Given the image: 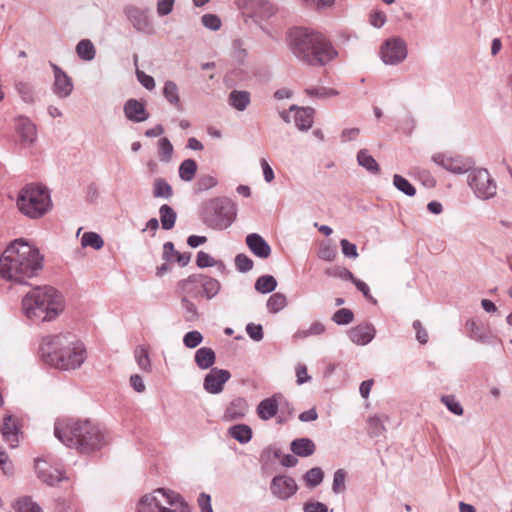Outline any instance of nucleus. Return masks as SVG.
<instances>
[{"label": "nucleus", "mask_w": 512, "mask_h": 512, "mask_svg": "<svg viewBox=\"0 0 512 512\" xmlns=\"http://www.w3.org/2000/svg\"><path fill=\"white\" fill-rule=\"evenodd\" d=\"M39 250L24 239L14 240L0 256V277L25 284L42 269Z\"/></svg>", "instance_id": "nucleus-1"}, {"label": "nucleus", "mask_w": 512, "mask_h": 512, "mask_svg": "<svg viewBox=\"0 0 512 512\" xmlns=\"http://www.w3.org/2000/svg\"><path fill=\"white\" fill-rule=\"evenodd\" d=\"M42 361L59 370H75L87 358L84 343L73 333L62 332L44 337L40 345Z\"/></svg>", "instance_id": "nucleus-2"}, {"label": "nucleus", "mask_w": 512, "mask_h": 512, "mask_svg": "<svg viewBox=\"0 0 512 512\" xmlns=\"http://www.w3.org/2000/svg\"><path fill=\"white\" fill-rule=\"evenodd\" d=\"M287 44L290 52L300 62L309 66H325L338 55L325 35L309 28L291 29Z\"/></svg>", "instance_id": "nucleus-3"}, {"label": "nucleus", "mask_w": 512, "mask_h": 512, "mask_svg": "<svg viewBox=\"0 0 512 512\" xmlns=\"http://www.w3.org/2000/svg\"><path fill=\"white\" fill-rule=\"evenodd\" d=\"M54 434L64 445L76 448L82 453L99 450L106 443L101 428L89 420L74 421L64 427L56 423Z\"/></svg>", "instance_id": "nucleus-4"}, {"label": "nucleus", "mask_w": 512, "mask_h": 512, "mask_svg": "<svg viewBox=\"0 0 512 512\" xmlns=\"http://www.w3.org/2000/svg\"><path fill=\"white\" fill-rule=\"evenodd\" d=\"M63 309V296L50 286L35 287L22 299V311L32 321H51Z\"/></svg>", "instance_id": "nucleus-5"}, {"label": "nucleus", "mask_w": 512, "mask_h": 512, "mask_svg": "<svg viewBox=\"0 0 512 512\" xmlns=\"http://www.w3.org/2000/svg\"><path fill=\"white\" fill-rule=\"evenodd\" d=\"M135 512H191V508L179 493L158 488L139 499Z\"/></svg>", "instance_id": "nucleus-6"}, {"label": "nucleus", "mask_w": 512, "mask_h": 512, "mask_svg": "<svg viewBox=\"0 0 512 512\" xmlns=\"http://www.w3.org/2000/svg\"><path fill=\"white\" fill-rule=\"evenodd\" d=\"M17 206L25 216L38 219L52 208L50 192L45 186L28 184L20 190Z\"/></svg>", "instance_id": "nucleus-7"}, {"label": "nucleus", "mask_w": 512, "mask_h": 512, "mask_svg": "<svg viewBox=\"0 0 512 512\" xmlns=\"http://www.w3.org/2000/svg\"><path fill=\"white\" fill-rule=\"evenodd\" d=\"M236 217L234 203L226 197L209 200L203 206L202 220L214 230H224L232 225Z\"/></svg>", "instance_id": "nucleus-8"}, {"label": "nucleus", "mask_w": 512, "mask_h": 512, "mask_svg": "<svg viewBox=\"0 0 512 512\" xmlns=\"http://www.w3.org/2000/svg\"><path fill=\"white\" fill-rule=\"evenodd\" d=\"M468 185L477 198L489 200L495 197L497 185L487 169L479 168L472 170L468 175Z\"/></svg>", "instance_id": "nucleus-9"}, {"label": "nucleus", "mask_w": 512, "mask_h": 512, "mask_svg": "<svg viewBox=\"0 0 512 512\" xmlns=\"http://www.w3.org/2000/svg\"><path fill=\"white\" fill-rule=\"evenodd\" d=\"M407 55V44L401 37L395 36L384 40L379 49L380 59L385 65H399L407 58Z\"/></svg>", "instance_id": "nucleus-10"}, {"label": "nucleus", "mask_w": 512, "mask_h": 512, "mask_svg": "<svg viewBox=\"0 0 512 512\" xmlns=\"http://www.w3.org/2000/svg\"><path fill=\"white\" fill-rule=\"evenodd\" d=\"M124 14L133 28L144 34H154L155 29L148 9H142L134 5L124 7Z\"/></svg>", "instance_id": "nucleus-11"}, {"label": "nucleus", "mask_w": 512, "mask_h": 512, "mask_svg": "<svg viewBox=\"0 0 512 512\" xmlns=\"http://www.w3.org/2000/svg\"><path fill=\"white\" fill-rule=\"evenodd\" d=\"M298 486L294 478L287 475L274 476L270 483L271 494L279 500H288L296 494Z\"/></svg>", "instance_id": "nucleus-12"}, {"label": "nucleus", "mask_w": 512, "mask_h": 512, "mask_svg": "<svg viewBox=\"0 0 512 512\" xmlns=\"http://www.w3.org/2000/svg\"><path fill=\"white\" fill-rule=\"evenodd\" d=\"M231 378L228 370L217 367L211 368L203 380V388L209 394H219L223 391L225 383Z\"/></svg>", "instance_id": "nucleus-13"}, {"label": "nucleus", "mask_w": 512, "mask_h": 512, "mask_svg": "<svg viewBox=\"0 0 512 512\" xmlns=\"http://www.w3.org/2000/svg\"><path fill=\"white\" fill-rule=\"evenodd\" d=\"M50 67L54 74L53 93L59 98H67L71 95L74 88L71 77L53 62H50Z\"/></svg>", "instance_id": "nucleus-14"}, {"label": "nucleus", "mask_w": 512, "mask_h": 512, "mask_svg": "<svg viewBox=\"0 0 512 512\" xmlns=\"http://www.w3.org/2000/svg\"><path fill=\"white\" fill-rule=\"evenodd\" d=\"M34 466L37 477L49 486H55L65 479L60 469L52 467L51 464L43 458H36Z\"/></svg>", "instance_id": "nucleus-15"}, {"label": "nucleus", "mask_w": 512, "mask_h": 512, "mask_svg": "<svg viewBox=\"0 0 512 512\" xmlns=\"http://www.w3.org/2000/svg\"><path fill=\"white\" fill-rule=\"evenodd\" d=\"M247 14L259 19L270 18L275 13L274 6L268 0H238Z\"/></svg>", "instance_id": "nucleus-16"}, {"label": "nucleus", "mask_w": 512, "mask_h": 512, "mask_svg": "<svg viewBox=\"0 0 512 512\" xmlns=\"http://www.w3.org/2000/svg\"><path fill=\"white\" fill-rule=\"evenodd\" d=\"M15 129L23 147H31L34 144L37 138V129L29 118L25 116L16 118Z\"/></svg>", "instance_id": "nucleus-17"}, {"label": "nucleus", "mask_w": 512, "mask_h": 512, "mask_svg": "<svg viewBox=\"0 0 512 512\" xmlns=\"http://www.w3.org/2000/svg\"><path fill=\"white\" fill-rule=\"evenodd\" d=\"M201 279V274H193L186 279L178 281L176 292L181 298H198L202 295Z\"/></svg>", "instance_id": "nucleus-18"}, {"label": "nucleus", "mask_w": 512, "mask_h": 512, "mask_svg": "<svg viewBox=\"0 0 512 512\" xmlns=\"http://www.w3.org/2000/svg\"><path fill=\"white\" fill-rule=\"evenodd\" d=\"M432 160L445 170L455 174H464L467 173L470 169V164L458 156L451 157L438 153L432 156Z\"/></svg>", "instance_id": "nucleus-19"}, {"label": "nucleus", "mask_w": 512, "mask_h": 512, "mask_svg": "<svg viewBox=\"0 0 512 512\" xmlns=\"http://www.w3.org/2000/svg\"><path fill=\"white\" fill-rule=\"evenodd\" d=\"M248 411V401L243 397H236L227 404L222 419L225 422L240 421L246 417Z\"/></svg>", "instance_id": "nucleus-20"}, {"label": "nucleus", "mask_w": 512, "mask_h": 512, "mask_svg": "<svg viewBox=\"0 0 512 512\" xmlns=\"http://www.w3.org/2000/svg\"><path fill=\"white\" fill-rule=\"evenodd\" d=\"M376 329L371 323L359 324L348 331V337L356 345L365 346L375 337Z\"/></svg>", "instance_id": "nucleus-21"}, {"label": "nucleus", "mask_w": 512, "mask_h": 512, "mask_svg": "<svg viewBox=\"0 0 512 512\" xmlns=\"http://www.w3.org/2000/svg\"><path fill=\"white\" fill-rule=\"evenodd\" d=\"M123 111L126 118L135 123L144 122L149 118V113L144 103L137 99L127 100L124 104Z\"/></svg>", "instance_id": "nucleus-22"}, {"label": "nucleus", "mask_w": 512, "mask_h": 512, "mask_svg": "<svg viewBox=\"0 0 512 512\" xmlns=\"http://www.w3.org/2000/svg\"><path fill=\"white\" fill-rule=\"evenodd\" d=\"M20 428L12 415H6L1 425V434L3 440L9 444L11 448H16L19 444Z\"/></svg>", "instance_id": "nucleus-23"}, {"label": "nucleus", "mask_w": 512, "mask_h": 512, "mask_svg": "<svg viewBox=\"0 0 512 512\" xmlns=\"http://www.w3.org/2000/svg\"><path fill=\"white\" fill-rule=\"evenodd\" d=\"M246 245L250 251L261 259H266L271 255V247L268 242L258 233H250L246 236Z\"/></svg>", "instance_id": "nucleus-24"}, {"label": "nucleus", "mask_w": 512, "mask_h": 512, "mask_svg": "<svg viewBox=\"0 0 512 512\" xmlns=\"http://www.w3.org/2000/svg\"><path fill=\"white\" fill-rule=\"evenodd\" d=\"M282 398L281 394H274L272 397L260 401L256 408L258 417L263 421L275 417L279 410V399Z\"/></svg>", "instance_id": "nucleus-25"}, {"label": "nucleus", "mask_w": 512, "mask_h": 512, "mask_svg": "<svg viewBox=\"0 0 512 512\" xmlns=\"http://www.w3.org/2000/svg\"><path fill=\"white\" fill-rule=\"evenodd\" d=\"M295 112L294 122L296 127L301 131L309 130L313 125V118L315 110L311 107H298L297 105H292L289 108V112Z\"/></svg>", "instance_id": "nucleus-26"}, {"label": "nucleus", "mask_w": 512, "mask_h": 512, "mask_svg": "<svg viewBox=\"0 0 512 512\" xmlns=\"http://www.w3.org/2000/svg\"><path fill=\"white\" fill-rule=\"evenodd\" d=\"M162 258L166 262H176L181 267H185L189 264L191 259L190 253H180L174 247L171 241L165 242L163 245Z\"/></svg>", "instance_id": "nucleus-27"}, {"label": "nucleus", "mask_w": 512, "mask_h": 512, "mask_svg": "<svg viewBox=\"0 0 512 512\" xmlns=\"http://www.w3.org/2000/svg\"><path fill=\"white\" fill-rule=\"evenodd\" d=\"M194 361L201 370L211 369L214 368L213 365L216 362V354L210 347H201L196 350Z\"/></svg>", "instance_id": "nucleus-28"}, {"label": "nucleus", "mask_w": 512, "mask_h": 512, "mask_svg": "<svg viewBox=\"0 0 512 512\" xmlns=\"http://www.w3.org/2000/svg\"><path fill=\"white\" fill-rule=\"evenodd\" d=\"M227 434L240 444H247L252 439L253 431L247 424H235L228 428Z\"/></svg>", "instance_id": "nucleus-29"}, {"label": "nucleus", "mask_w": 512, "mask_h": 512, "mask_svg": "<svg viewBox=\"0 0 512 512\" xmlns=\"http://www.w3.org/2000/svg\"><path fill=\"white\" fill-rule=\"evenodd\" d=\"M251 102V95L248 91L232 90L228 96V104L237 111H244Z\"/></svg>", "instance_id": "nucleus-30"}, {"label": "nucleus", "mask_w": 512, "mask_h": 512, "mask_svg": "<svg viewBox=\"0 0 512 512\" xmlns=\"http://www.w3.org/2000/svg\"><path fill=\"white\" fill-rule=\"evenodd\" d=\"M163 96L167 102L176 110L182 111L183 107L180 101L179 88L172 80H167L163 87Z\"/></svg>", "instance_id": "nucleus-31"}, {"label": "nucleus", "mask_w": 512, "mask_h": 512, "mask_svg": "<svg viewBox=\"0 0 512 512\" xmlns=\"http://www.w3.org/2000/svg\"><path fill=\"white\" fill-rule=\"evenodd\" d=\"M291 451L300 457H308L315 452L316 446L309 438H298L291 442Z\"/></svg>", "instance_id": "nucleus-32"}, {"label": "nucleus", "mask_w": 512, "mask_h": 512, "mask_svg": "<svg viewBox=\"0 0 512 512\" xmlns=\"http://www.w3.org/2000/svg\"><path fill=\"white\" fill-rule=\"evenodd\" d=\"M357 163L371 174H379L380 172L379 164L376 162L373 156L370 155L367 149H361L358 151Z\"/></svg>", "instance_id": "nucleus-33"}, {"label": "nucleus", "mask_w": 512, "mask_h": 512, "mask_svg": "<svg viewBox=\"0 0 512 512\" xmlns=\"http://www.w3.org/2000/svg\"><path fill=\"white\" fill-rule=\"evenodd\" d=\"M77 56L83 61H92L96 56V49L90 39L80 40L75 48Z\"/></svg>", "instance_id": "nucleus-34"}, {"label": "nucleus", "mask_w": 512, "mask_h": 512, "mask_svg": "<svg viewBox=\"0 0 512 512\" xmlns=\"http://www.w3.org/2000/svg\"><path fill=\"white\" fill-rule=\"evenodd\" d=\"M202 296L210 300L214 298L221 289L220 282L212 277L203 276L201 279Z\"/></svg>", "instance_id": "nucleus-35"}, {"label": "nucleus", "mask_w": 512, "mask_h": 512, "mask_svg": "<svg viewBox=\"0 0 512 512\" xmlns=\"http://www.w3.org/2000/svg\"><path fill=\"white\" fill-rule=\"evenodd\" d=\"M326 331L325 325L320 321H314L310 324V326L306 329H298L294 335V339H306L311 336H319L322 335Z\"/></svg>", "instance_id": "nucleus-36"}, {"label": "nucleus", "mask_w": 512, "mask_h": 512, "mask_svg": "<svg viewBox=\"0 0 512 512\" xmlns=\"http://www.w3.org/2000/svg\"><path fill=\"white\" fill-rule=\"evenodd\" d=\"M197 163L194 159H185L181 162L178 173L179 177L184 182H190L194 179L197 172Z\"/></svg>", "instance_id": "nucleus-37"}, {"label": "nucleus", "mask_w": 512, "mask_h": 512, "mask_svg": "<svg viewBox=\"0 0 512 512\" xmlns=\"http://www.w3.org/2000/svg\"><path fill=\"white\" fill-rule=\"evenodd\" d=\"M465 327L468 331V336L472 340L481 343H486L488 341L487 333L474 319L467 320Z\"/></svg>", "instance_id": "nucleus-38"}, {"label": "nucleus", "mask_w": 512, "mask_h": 512, "mask_svg": "<svg viewBox=\"0 0 512 512\" xmlns=\"http://www.w3.org/2000/svg\"><path fill=\"white\" fill-rule=\"evenodd\" d=\"M159 214H160L162 228L164 230L172 229L174 227L176 219H177V214L173 210V208L167 204H163L159 208Z\"/></svg>", "instance_id": "nucleus-39"}, {"label": "nucleus", "mask_w": 512, "mask_h": 512, "mask_svg": "<svg viewBox=\"0 0 512 512\" xmlns=\"http://www.w3.org/2000/svg\"><path fill=\"white\" fill-rule=\"evenodd\" d=\"M173 195L171 185L164 178H156L153 182V196L169 199Z\"/></svg>", "instance_id": "nucleus-40"}, {"label": "nucleus", "mask_w": 512, "mask_h": 512, "mask_svg": "<svg viewBox=\"0 0 512 512\" xmlns=\"http://www.w3.org/2000/svg\"><path fill=\"white\" fill-rule=\"evenodd\" d=\"M15 512H43L42 508L30 496L20 497L13 505Z\"/></svg>", "instance_id": "nucleus-41"}, {"label": "nucleus", "mask_w": 512, "mask_h": 512, "mask_svg": "<svg viewBox=\"0 0 512 512\" xmlns=\"http://www.w3.org/2000/svg\"><path fill=\"white\" fill-rule=\"evenodd\" d=\"M134 358L138 367L146 373L152 371V365L149 358L148 350L144 346L136 347L134 351Z\"/></svg>", "instance_id": "nucleus-42"}, {"label": "nucleus", "mask_w": 512, "mask_h": 512, "mask_svg": "<svg viewBox=\"0 0 512 512\" xmlns=\"http://www.w3.org/2000/svg\"><path fill=\"white\" fill-rule=\"evenodd\" d=\"M255 290L262 294L273 292L277 287V281L272 275H262L255 282Z\"/></svg>", "instance_id": "nucleus-43"}, {"label": "nucleus", "mask_w": 512, "mask_h": 512, "mask_svg": "<svg viewBox=\"0 0 512 512\" xmlns=\"http://www.w3.org/2000/svg\"><path fill=\"white\" fill-rule=\"evenodd\" d=\"M181 308L183 310V318L186 322H196L199 319V312L196 305L186 298H181Z\"/></svg>", "instance_id": "nucleus-44"}, {"label": "nucleus", "mask_w": 512, "mask_h": 512, "mask_svg": "<svg viewBox=\"0 0 512 512\" xmlns=\"http://www.w3.org/2000/svg\"><path fill=\"white\" fill-rule=\"evenodd\" d=\"M287 305L286 296L282 293H274L267 300V309L269 312L276 314L284 309Z\"/></svg>", "instance_id": "nucleus-45"}, {"label": "nucleus", "mask_w": 512, "mask_h": 512, "mask_svg": "<svg viewBox=\"0 0 512 512\" xmlns=\"http://www.w3.org/2000/svg\"><path fill=\"white\" fill-rule=\"evenodd\" d=\"M324 473L321 468L314 467L308 470L304 476L303 480L307 487L309 488H315L318 485H320L323 481Z\"/></svg>", "instance_id": "nucleus-46"}, {"label": "nucleus", "mask_w": 512, "mask_h": 512, "mask_svg": "<svg viewBox=\"0 0 512 512\" xmlns=\"http://www.w3.org/2000/svg\"><path fill=\"white\" fill-rule=\"evenodd\" d=\"M173 145L170 140L166 137L159 139L158 141V157L161 162H169L173 155Z\"/></svg>", "instance_id": "nucleus-47"}, {"label": "nucleus", "mask_w": 512, "mask_h": 512, "mask_svg": "<svg viewBox=\"0 0 512 512\" xmlns=\"http://www.w3.org/2000/svg\"><path fill=\"white\" fill-rule=\"evenodd\" d=\"M393 185L405 195L412 197L416 194L415 187L403 176L395 174L393 176Z\"/></svg>", "instance_id": "nucleus-48"}, {"label": "nucleus", "mask_w": 512, "mask_h": 512, "mask_svg": "<svg viewBox=\"0 0 512 512\" xmlns=\"http://www.w3.org/2000/svg\"><path fill=\"white\" fill-rule=\"evenodd\" d=\"M81 244L83 247H92L95 250H99L103 247L104 241L102 237L95 232H85L81 238Z\"/></svg>", "instance_id": "nucleus-49"}, {"label": "nucleus", "mask_w": 512, "mask_h": 512, "mask_svg": "<svg viewBox=\"0 0 512 512\" xmlns=\"http://www.w3.org/2000/svg\"><path fill=\"white\" fill-rule=\"evenodd\" d=\"M305 93L310 97H315L319 99H326L332 96H337L339 92L333 88L326 87H312L307 88Z\"/></svg>", "instance_id": "nucleus-50"}, {"label": "nucleus", "mask_w": 512, "mask_h": 512, "mask_svg": "<svg viewBox=\"0 0 512 512\" xmlns=\"http://www.w3.org/2000/svg\"><path fill=\"white\" fill-rule=\"evenodd\" d=\"M346 471L344 469H337L333 475L332 491L335 494H341L345 491Z\"/></svg>", "instance_id": "nucleus-51"}, {"label": "nucleus", "mask_w": 512, "mask_h": 512, "mask_svg": "<svg viewBox=\"0 0 512 512\" xmlns=\"http://www.w3.org/2000/svg\"><path fill=\"white\" fill-rule=\"evenodd\" d=\"M354 320L353 312L348 308H341L337 310L333 316L332 321L337 325H348Z\"/></svg>", "instance_id": "nucleus-52"}, {"label": "nucleus", "mask_w": 512, "mask_h": 512, "mask_svg": "<svg viewBox=\"0 0 512 512\" xmlns=\"http://www.w3.org/2000/svg\"><path fill=\"white\" fill-rule=\"evenodd\" d=\"M385 431L383 421L378 416H372L368 419V433L371 437H379Z\"/></svg>", "instance_id": "nucleus-53"}, {"label": "nucleus", "mask_w": 512, "mask_h": 512, "mask_svg": "<svg viewBox=\"0 0 512 512\" xmlns=\"http://www.w3.org/2000/svg\"><path fill=\"white\" fill-rule=\"evenodd\" d=\"M442 403L447 407V409L457 415L461 416L464 413L463 407L460 402L453 395H445L441 398Z\"/></svg>", "instance_id": "nucleus-54"}, {"label": "nucleus", "mask_w": 512, "mask_h": 512, "mask_svg": "<svg viewBox=\"0 0 512 512\" xmlns=\"http://www.w3.org/2000/svg\"><path fill=\"white\" fill-rule=\"evenodd\" d=\"M203 335L197 330L189 331L183 336V344L189 349L196 348L203 342Z\"/></svg>", "instance_id": "nucleus-55"}, {"label": "nucleus", "mask_w": 512, "mask_h": 512, "mask_svg": "<svg viewBox=\"0 0 512 512\" xmlns=\"http://www.w3.org/2000/svg\"><path fill=\"white\" fill-rule=\"evenodd\" d=\"M15 89L24 102L31 103L33 101L34 93L31 84L20 81L15 84Z\"/></svg>", "instance_id": "nucleus-56"}, {"label": "nucleus", "mask_w": 512, "mask_h": 512, "mask_svg": "<svg viewBox=\"0 0 512 512\" xmlns=\"http://www.w3.org/2000/svg\"><path fill=\"white\" fill-rule=\"evenodd\" d=\"M235 267L241 273H247L253 268V261L246 254L240 253L235 257Z\"/></svg>", "instance_id": "nucleus-57"}, {"label": "nucleus", "mask_w": 512, "mask_h": 512, "mask_svg": "<svg viewBox=\"0 0 512 512\" xmlns=\"http://www.w3.org/2000/svg\"><path fill=\"white\" fill-rule=\"evenodd\" d=\"M201 22L204 27L212 31H217L221 28V20L215 14H204L201 17Z\"/></svg>", "instance_id": "nucleus-58"}, {"label": "nucleus", "mask_w": 512, "mask_h": 512, "mask_svg": "<svg viewBox=\"0 0 512 512\" xmlns=\"http://www.w3.org/2000/svg\"><path fill=\"white\" fill-rule=\"evenodd\" d=\"M218 180L212 175H203L198 179L197 190L202 192L215 187Z\"/></svg>", "instance_id": "nucleus-59"}, {"label": "nucleus", "mask_w": 512, "mask_h": 512, "mask_svg": "<svg viewBox=\"0 0 512 512\" xmlns=\"http://www.w3.org/2000/svg\"><path fill=\"white\" fill-rule=\"evenodd\" d=\"M326 274L329 276L337 277V278H340L343 280H350V281H353L355 278L354 275L352 274V272L345 267H336V268H332V269H327Z\"/></svg>", "instance_id": "nucleus-60"}, {"label": "nucleus", "mask_w": 512, "mask_h": 512, "mask_svg": "<svg viewBox=\"0 0 512 512\" xmlns=\"http://www.w3.org/2000/svg\"><path fill=\"white\" fill-rule=\"evenodd\" d=\"M216 263V260L208 253L204 251H199L197 253L196 265L199 268L213 267L216 265Z\"/></svg>", "instance_id": "nucleus-61"}, {"label": "nucleus", "mask_w": 512, "mask_h": 512, "mask_svg": "<svg viewBox=\"0 0 512 512\" xmlns=\"http://www.w3.org/2000/svg\"><path fill=\"white\" fill-rule=\"evenodd\" d=\"M246 333L252 340H254L256 342L261 341L264 337L263 328H262V325H260V324H255V323L247 324L246 325Z\"/></svg>", "instance_id": "nucleus-62"}, {"label": "nucleus", "mask_w": 512, "mask_h": 512, "mask_svg": "<svg viewBox=\"0 0 512 512\" xmlns=\"http://www.w3.org/2000/svg\"><path fill=\"white\" fill-rule=\"evenodd\" d=\"M175 0H157V14L160 17L167 16L173 11Z\"/></svg>", "instance_id": "nucleus-63"}, {"label": "nucleus", "mask_w": 512, "mask_h": 512, "mask_svg": "<svg viewBox=\"0 0 512 512\" xmlns=\"http://www.w3.org/2000/svg\"><path fill=\"white\" fill-rule=\"evenodd\" d=\"M304 512H328L326 504L318 501H308L303 506Z\"/></svg>", "instance_id": "nucleus-64"}]
</instances>
